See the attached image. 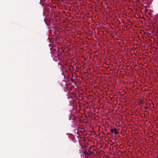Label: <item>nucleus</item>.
<instances>
[{"instance_id": "1", "label": "nucleus", "mask_w": 158, "mask_h": 158, "mask_svg": "<svg viewBox=\"0 0 158 158\" xmlns=\"http://www.w3.org/2000/svg\"><path fill=\"white\" fill-rule=\"evenodd\" d=\"M110 132L112 133L114 132L115 134H117L118 133L117 129L115 128L114 129L111 128L110 130Z\"/></svg>"}, {"instance_id": "2", "label": "nucleus", "mask_w": 158, "mask_h": 158, "mask_svg": "<svg viewBox=\"0 0 158 158\" xmlns=\"http://www.w3.org/2000/svg\"><path fill=\"white\" fill-rule=\"evenodd\" d=\"M91 149V148H89V151L88 152V154H88L89 156H90L91 155H93V154L94 153V152H92V151H90Z\"/></svg>"}, {"instance_id": "3", "label": "nucleus", "mask_w": 158, "mask_h": 158, "mask_svg": "<svg viewBox=\"0 0 158 158\" xmlns=\"http://www.w3.org/2000/svg\"><path fill=\"white\" fill-rule=\"evenodd\" d=\"M83 153L85 155H87L88 156V152H87V151H85L84 152H83Z\"/></svg>"}, {"instance_id": "4", "label": "nucleus", "mask_w": 158, "mask_h": 158, "mask_svg": "<svg viewBox=\"0 0 158 158\" xmlns=\"http://www.w3.org/2000/svg\"><path fill=\"white\" fill-rule=\"evenodd\" d=\"M139 104H143L144 103L143 101L141 100H139Z\"/></svg>"}, {"instance_id": "5", "label": "nucleus", "mask_w": 158, "mask_h": 158, "mask_svg": "<svg viewBox=\"0 0 158 158\" xmlns=\"http://www.w3.org/2000/svg\"><path fill=\"white\" fill-rule=\"evenodd\" d=\"M148 108V106H146L145 107V109H147Z\"/></svg>"}, {"instance_id": "6", "label": "nucleus", "mask_w": 158, "mask_h": 158, "mask_svg": "<svg viewBox=\"0 0 158 158\" xmlns=\"http://www.w3.org/2000/svg\"><path fill=\"white\" fill-rule=\"evenodd\" d=\"M80 152L81 153V152H83V151L82 150H80Z\"/></svg>"}, {"instance_id": "7", "label": "nucleus", "mask_w": 158, "mask_h": 158, "mask_svg": "<svg viewBox=\"0 0 158 158\" xmlns=\"http://www.w3.org/2000/svg\"><path fill=\"white\" fill-rule=\"evenodd\" d=\"M65 72H67V70H65Z\"/></svg>"}, {"instance_id": "8", "label": "nucleus", "mask_w": 158, "mask_h": 158, "mask_svg": "<svg viewBox=\"0 0 158 158\" xmlns=\"http://www.w3.org/2000/svg\"><path fill=\"white\" fill-rule=\"evenodd\" d=\"M147 111H148V110H145V112H147Z\"/></svg>"}]
</instances>
